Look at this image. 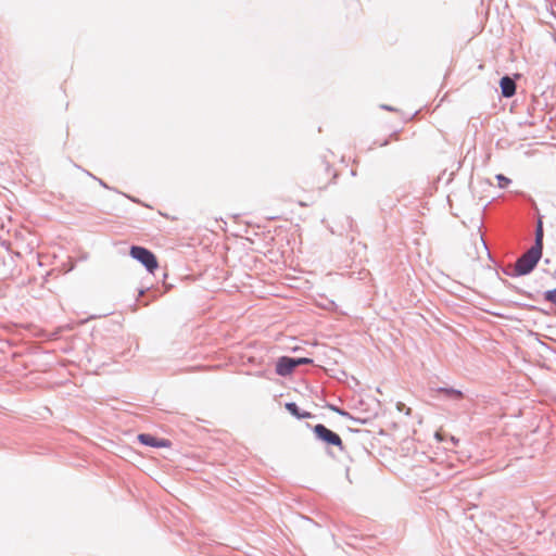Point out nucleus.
I'll return each instance as SVG.
<instances>
[{"label": "nucleus", "mask_w": 556, "mask_h": 556, "mask_svg": "<svg viewBox=\"0 0 556 556\" xmlns=\"http://www.w3.org/2000/svg\"><path fill=\"white\" fill-rule=\"evenodd\" d=\"M534 248L543 250V226L542 222H539L536 230H535V242Z\"/></svg>", "instance_id": "nucleus-8"}, {"label": "nucleus", "mask_w": 556, "mask_h": 556, "mask_svg": "<svg viewBox=\"0 0 556 556\" xmlns=\"http://www.w3.org/2000/svg\"><path fill=\"white\" fill-rule=\"evenodd\" d=\"M500 86H501V90H502V94L505 97V98H510L515 94L516 92V84L515 81L508 77V76H505L501 79L500 81Z\"/></svg>", "instance_id": "nucleus-6"}, {"label": "nucleus", "mask_w": 556, "mask_h": 556, "mask_svg": "<svg viewBox=\"0 0 556 556\" xmlns=\"http://www.w3.org/2000/svg\"><path fill=\"white\" fill-rule=\"evenodd\" d=\"M295 363H296V366H299V365L311 364V363H313V361L311 358L301 357V358H296Z\"/></svg>", "instance_id": "nucleus-12"}, {"label": "nucleus", "mask_w": 556, "mask_h": 556, "mask_svg": "<svg viewBox=\"0 0 556 556\" xmlns=\"http://www.w3.org/2000/svg\"><path fill=\"white\" fill-rule=\"evenodd\" d=\"M542 256V250L531 247L516 263L515 269L518 275L529 274Z\"/></svg>", "instance_id": "nucleus-1"}, {"label": "nucleus", "mask_w": 556, "mask_h": 556, "mask_svg": "<svg viewBox=\"0 0 556 556\" xmlns=\"http://www.w3.org/2000/svg\"><path fill=\"white\" fill-rule=\"evenodd\" d=\"M286 408L288 409V412L290 414H292L296 418L305 419V418H311L312 417V414L309 412L301 413L299 407H298V405L295 403H287L286 404Z\"/></svg>", "instance_id": "nucleus-7"}, {"label": "nucleus", "mask_w": 556, "mask_h": 556, "mask_svg": "<svg viewBox=\"0 0 556 556\" xmlns=\"http://www.w3.org/2000/svg\"><path fill=\"white\" fill-rule=\"evenodd\" d=\"M480 241H481L480 243H481L482 249H484V250H485V244H484V242H483L482 240H480Z\"/></svg>", "instance_id": "nucleus-13"}, {"label": "nucleus", "mask_w": 556, "mask_h": 556, "mask_svg": "<svg viewBox=\"0 0 556 556\" xmlns=\"http://www.w3.org/2000/svg\"><path fill=\"white\" fill-rule=\"evenodd\" d=\"M544 298L546 301L556 304V288L554 290L546 291Z\"/></svg>", "instance_id": "nucleus-10"}, {"label": "nucleus", "mask_w": 556, "mask_h": 556, "mask_svg": "<svg viewBox=\"0 0 556 556\" xmlns=\"http://www.w3.org/2000/svg\"><path fill=\"white\" fill-rule=\"evenodd\" d=\"M445 392L456 399L463 397V392L458 390H445Z\"/></svg>", "instance_id": "nucleus-11"}, {"label": "nucleus", "mask_w": 556, "mask_h": 556, "mask_svg": "<svg viewBox=\"0 0 556 556\" xmlns=\"http://www.w3.org/2000/svg\"><path fill=\"white\" fill-rule=\"evenodd\" d=\"M496 179L500 188H506L510 182V180L502 174H498Z\"/></svg>", "instance_id": "nucleus-9"}, {"label": "nucleus", "mask_w": 556, "mask_h": 556, "mask_svg": "<svg viewBox=\"0 0 556 556\" xmlns=\"http://www.w3.org/2000/svg\"><path fill=\"white\" fill-rule=\"evenodd\" d=\"M129 254L131 257L140 262L149 273L154 274V271L159 267V262L156 256L148 249L132 245L130 248Z\"/></svg>", "instance_id": "nucleus-2"}, {"label": "nucleus", "mask_w": 556, "mask_h": 556, "mask_svg": "<svg viewBox=\"0 0 556 556\" xmlns=\"http://www.w3.org/2000/svg\"><path fill=\"white\" fill-rule=\"evenodd\" d=\"M314 433L319 440L326 442L327 444L342 447L341 438L337 433L326 428L324 425H316L314 427Z\"/></svg>", "instance_id": "nucleus-3"}, {"label": "nucleus", "mask_w": 556, "mask_h": 556, "mask_svg": "<svg viewBox=\"0 0 556 556\" xmlns=\"http://www.w3.org/2000/svg\"><path fill=\"white\" fill-rule=\"evenodd\" d=\"M138 440L140 443L152 446V447H169L170 442L167 439H159L154 435L148 433H141L138 435Z\"/></svg>", "instance_id": "nucleus-4"}, {"label": "nucleus", "mask_w": 556, "mask_h": 556, "mask_svg": "<svg viewBox=\"0 0 556 556\" xmlns=\"http://www.w3.org/2000/svg\"><path fill=\"white\" fill-rule=\"evenodd\" d=\"M295 367V358L281 357L277 363L276 371L280 376H288L293 371Z\"/></svg>", "instance_id": "nucleus-5"}]
</instances>
